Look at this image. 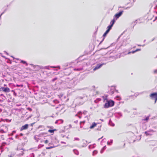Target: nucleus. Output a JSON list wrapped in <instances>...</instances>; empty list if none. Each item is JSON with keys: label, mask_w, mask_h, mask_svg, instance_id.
Segmentation results:
<instances>
[{"label": "nucleus", "mask_w": 157, "mask_h": 157, "mask_svg": "<svg viewBox=\"0 0 157 157\" xmlns=\"http://www.w3.org/2000/svg\"><path fill=\"white\" fill-rule=\"evenodd\" d=\"M114 102L112 100L107 101V102L105 104L104 107L105 108H108L109 107L113 106L114 105Z\"/></svg>", "instance_id": "nucleus-1"}, {"label": "nucleus", "mask_w": 157, "mask_h": 157, "mask_svg": "<svg viewBox=\"0 0 157 157\" xmlns=\"http://www.w3.org/2000/svg\"><path fill=\"white\" fill-rule=\"evenodd\" d=\"M150 97L152 99L153 98L155 99V103L157 100V93H154L151 94L150 95Z\"/></svg>", "instance_id": "nucleus-2"}, {"label": "nucleus", "mask_w": 157, "mask_h": 157, "mask_svg": "<svg viewBox=\"0 0 157 157\" xmlns=\"http://www.w3.org/2000/svg\"><path fill=\"white\" fill-rule=\"evenodd\" d=\"M1 91H2L6 93H8L10 92V89L8 87H1L0 88Z\"/></svg>", "instance_id": "nucleus-3"}, {"label": "nucleus", "mask_w": 157, "mask_h": 157, "mask_svg": "<svg viewBox=\"0 0 157 157\" xmlns=\"http://www.w3.org/2000/svg\"><path fill=\"white\" fill-rule=\"evenodd\" d=\"M105 64L103 63L101 64H97L96 66L94 68L93 70L95 71L100 68L103 65H104Z\"/></svg>", "instance_id": "nucleus-4"}, {"label": "nucleus", "mask_w": 157, "mask_h": 157, "mask_svg": "<svg viewBox=\"0 0 157 157\" xmlns=\"http://www.w3.org/2000/svg\"><path fill=\"white\" fill-rule=\"evenodd\" d=\"M28 126L29 125L28 124H26L22 126L20 129V130L22 131L24 130L27 129L28 128Z\"/></svg>", "instance_id": "nucleus-5"}, {"label": "nucleus", "mask_w": 157, "mask_h": 157, "mask_svg": "<svg viewBox=\"0 0 157 157\" xmlns=\"http://www.w3.org/2000/svg\"><path fill=\"white\" fill-rule=\"evenodd\" d=\"M115 22V21L114 20H113L111 22V23H112V24L111 25H109L108 26L107 28L109 30H110L112 29V27L113 26V25L114 24Z\"/></svg>", "instance_id": "nucleus-6"}, {"label": "nucleus", "mask_w": 157, "mask_h": 157, "mask_svg": "<svg viewBox=\"0 0 157 157\" xmlns=\"http://www.w3.org/2000/svg\"><path fill=\"white\" fill-rule=\"evenodd\" d=\"M123 12V11L122 10L119 12L118 13H116L115 15V17L117 18H118L121 15Z\"/></svg>", "instance_id": "nucleus-7"}, {"label": "nucleus", "mask_w": 157, "mask_h": 157, "mask_svg": "<svg viewBox=\"0 0 157 157\" xmlns=\"http://www.w3.org/2000/svg\"><path fill=\"white\" fill-rule=\"evenodd\" d=\"M96 124H96L95 123V122L93 123L92 124V125L90 126V129L93 128H94V127H95L96 126Z\"/></svg>", "instance_id": "nucleus-8"}, {"label": "nucleus", "mask_w": 157, "mask_h": 157, "mask_svg": "<svg viewBox=\"0 0 157 157\" xmlns=\"http://www.w3.org/2000/svg\"><path fill=\"white\" fill-rule=\"evenodd\" d=\"M145 134H146V136H151L152 135L151 134L148 132V131H146L145 132Z\"/></svg>", "instance_id": "nucleus-9"}, {"label": "nucleus", "mask_w": 157, "mask_h": 157, "mask_svg": "<svg viewBox=\"0 0 157 157\" xmlns=\"http://www.w3.org/2000/svg\"><path fill=\"white\" fill-rule=\"evenodd\" d=\"M73 151L76 155H78V152L77 150L74 149L73 150Z\"/></svg>", "instance_id": "nucleus-10"}, {"label": "nucleus", "mask_w": 157, "mask_h": 157, "mask_svg": "<svg viewBox=\"0 0 157 157\" xmlns=\"http://www.w3.org/2000/svg\"><path fill=\"white\" fill-rule=\"evenodd\" d=\"M106 148V146H105L104 147L101 149L100 151V152L101 153H102L103 151Z\"/></svg>", "instance_id": "nucleus-11"}, {"label": "nucleus", "mask_w": 157, "mask_h": 157, "mask_svg": "<svg viewBox=\"0 0 157 157\" xmlns=\"http://www.w3.org/2000/svg\"><path fill=\"white\" fill-rule=\"evenodd\" d=\"M17 150H21V151L22 152V153H20L21 155H22L23 154V149L22 148H21V149H18V148H17Z\"/></svg>", "instance_id": "nucleus-12"}, {"label": "nucleus", "mask_w": 157, "mask_h": 157, "mask_svg": "<svg viewBox=\"0 0 157 157\" xmlns=\"http://www.w3.org/2000/svg\"><path fill=\"white\" fill-rule=\"evenodd\" d=\"M97 153L98 151H94L93 152V155H94L97 154Z\"/></svg>", "instance_id": "nucleus-13"}, {"label": "nucleus", "mask_w": 157, "mask_h": 157, "mask_svg": "<svg viewBox=\"0 0 157 157\" xmlns=\"http://www.w3.org/2000/svg\"><path fill=\"white\" fill-rule=\"evenodd\" d=\"M55 130H49L48 132L50 133H52L54 132V131Z\"/></svg>", "instance_id": "nucleus-14"}, {"label": "nucleus", "mask_w": 157, "mask_h": 157, "mask_svg": "<svg viewBox=\"0 0 157 157\" xmlns=\"http://www.w3.org/2000/svg\"><path fill=\"white\" fill-rule=\"evenodd\" d=\"M21 63H22L24 64H26V66H27L28 65V64L26 63V62L25 61H24L21 60Z\"/></svg>", "instance_id": "nucleus-15"}, {"label": "nucleus", "mask_w": 157, "mask_h": 157, "mask_svg": "<svg viewBox=\"0 0 157 157\" xmlns=\"http://www.w3.org/2000/svg\"><path fill=\"white\" fill-rule=\"evenodd\" d=\"M113 143V140H111L110 142H107V144L108 145H110L111 144V143Z\"/></svg>", "instance_id": "nucleus-16"}, {"label": "nucleus", "mask_w": 157, "mask_h": 157, "mask_svg": "<svg viewBox=\"0 0 157 157\" xmlns=\"http://www.w3.org/2000/svg\"><path fill=\"white\" fill-rule=\"evenodd\" d=\"M148 132H149L150 133V132H154L155 131L152 129H150L148 131Z\"/></svg>", "instance_id": "nucleus-17"}, {"label": "nucleus", "mask_w": 157, "mask_h": 157, "mask_svg": "<svg viewBox=\"0 0 157 157\" xmlns=\"http://www.w3.org/2000/svg\"><path fill=\"white\" fill-rule=\"evenodd\" d=\"M54 147L51 146V147H46V149H50L51 148H53Z\"/></svg>", "instance_id": "nucleus-18"}, {"label": "nucleus", "mask_w": 157, "mask_h": 157, "mask_svg": "<svg viewBox=\"0 0 157 157\" xmlns=\"http://www.w3.org/2000/svg\"><path fill=\"white\" fill-rule=\"evenodd\" d=\"M149 118V117H147L146 118L144 119V121H147Z\"/></svg>", "instance_id": "nucleus-19"}, {"label": "nucleus", "mask_w": 157, "mask_h": 157, "mask_svg": "<svg viewBox=\"0 0 157 157\" xmlns=\"http://www.w3.org/2000/svg\"><path fill=\"white\" fill-rule=\"evenodd\" d=\"M44 142L45 144H47L48 142V140H46L44 141Z\"/></svg>", "instance_id": "nucleus-20"}, {"label": "nucleus", "mask_w": 157, "mask_h": 157, "mask_svg": "<svg viewBox=\"0 0 157 157\" xmlns=\"http://www.w3.org/2000/svg\"><path fill=\"white\" fill-rule=\"evenodd\" d=\"M109 30H108L107 29L105 33L107 34L109 32Z\"/></svg>", "instance_id": "nucleus-21"}, {"label": "nucleus", "mask_w": 157, "mask_h": 157, "mask_svg": "<svg viewBox=\"0 0 157 157\" xmlns=\"http://www.w3.org/2000/svg\"><path fill=\"white\" fill-rule=\"evenodd\" d=\"M27 109L28 110H29L30 111H32V109L31 108H27Z\"/></svg>", "instance_id": "nucleus-22"}, {"label": "nucleus", "mask_w": 157, "mask_h": 157, "mask_svg": "<svg viewBox=\"0 0 157 157\" xmlns=\"http://www.w3.org/2000/svg\"><path fill=\"white\" fill-rule=\"evenodd\" d=\"M107 35V34L106 33H105L103 34V37H105V36H106V35Z\"/></svg>", "instance_id": "nucleus-23"}, {"label": "nucleus", "mask_w": 157, "mask_h": 157, "mask_svg": "<svg viewBox=\"0 0 157 157\" xmlns=\"http://www.w3.org/2000/svg\"><path fill=\"white\" fill-rule=\"evenodd\" d=\"M17 86L18 87H19V86H21V87H23V85H17Z\"/></svg>", "instance_id": "nucleus-24"}, {"label": "nucleus", "mask_w": 157, "mask_h": 157, "mask_svg": "<svg viewBox=\"0 0 157 157\" xmlns=\"http://www.w3.org/2000/svg\"><path fill=\"white\" fill-rule=\"evenodd\" d=\"M141 49H137L135 50L136 52L140 51Z\"/></svg>", "instance_id": "nucleus-25"}, {"label": "nucleus", "mask_w": 157, "mask_h": 157, "mask_svg": "<svg viewBox=\"0 0 157 157\" xmlns=\"http://www.w3.org/2000/svg\"><path fill=\"white\" fill-rule=\"evenodd\" d=\"M56 79H57V78H54V79H52V81H55V80H56Z\"/></svg>", "instance_id": "nucleus-26"}, {"label": "nucleus", "mask_w": 157, "mask_h": 157, "mask_svg": "<svg viewBox=\"0 0 157 157\" xmlns=\"http://www.w3.org/2000/svg\"><path fill=\"white\" fill-rule=\"evenodd\" d=\"M78 99H82V98H82V97H78Z\"/></svg>", "instance_id": "nucleus-27"}, {"label": "nucleus", "mask_w": 157, "mask_h": 157, "mask_svg": "<svg viewBox=\"0 0 157 157\" xmlns=\"http://www.w3.org/2000/svg\"><path fill=\"white\" fill-rule=\"evenodd\" d=\"M154 73H157V70H155L154 71Z\"/></svg>", "instance_id": "nucleus-28"}, {"label": "nucleus", "mask_w": 157, "mask_h": 157, "mask_svg": "<svg viewBox=\"0 0 157 157\" xmlns=\"http://www.w3.org/2000/svg\"><path fill=\"white\" fill-rule=\"evenodd\" d=\"M61 107V106L60 105H59L58 107H57L56 108L57 109H59L60 108V107Z\"/></svg>", "instance_id": "nucleus-29"}, {"label": "nucleus", "mask_w": 157, "mask_h": 157, "mask_svg": "<svg viewBox=\"0 0 157 157\" xmlns=\"http://www.w3.org/2000/svg\"><path fill=\"white\" fill-rule=\"evenodd\" d=\"M55 103H56L57 102V101L56 100H55L53 101Z\"/></svg>", "instance_id": "nucleus-30"}, {"label": "nucleus", "mask_w": 157, "mask_h": 157, "mask_svg": "<svg viewBox=\"0 0 157 157\" xmlns=\"http://www.w3.org/2000/svg\"><path fill=\"white\" fill-rule=\"evenodd\" d=\"M75 140H79V139L78 138H75Z\"/></svg>", "instance_id": "nucleus-31"}, {"label": "nucleus", "mask_w": 157, "mask_h": 157, "mask_svg": "<svg viewBox=\"0 0 157 157\" xmlns=\"http://www.w3.org/2000/svg\"><path fill=\"white\" fill-rule=\"evenodd\" d=\"M0 95L1 96H3L4 98H5V97L4 96L3 94H1Z\"/></svg>", "instance_id": "nucleus-32"}, {"label": "nucleus", "mask_w": 157, "mask_h": 157, "mask_svg": "<svg viewBox=\"0 0 157 157\" xmlns=\"http://www.w3.org/2000/svg\"><path fill=\"white\" fill-rule=\"evenodd\" d=\"M85 123V121H82V122H80V124H81V123Z\"/></svg>", "instance_id": "nucleus-33"}, {"label": "nucleus", "mask_w": 157, "mask_h": 157, "mask_svg": "<svg viewBox=\"0 0 157 157\" xmlns=\"http://www.w3.org/2000/svg\"><path fill=\"white\" fill-rule=\"evenodd\" d=\"M20 135L21 136H23V134L22 133H20Z\"/></svg>", "instance_id": "nucleus-34"}, {"label": "nucleus", "mask_w": 157, "mask_h": 157, "mask_svg": "<svg viewBox=\"0 0 157 157\" xmlns=\"http://www.w3.org/2000/svg\"><path fill=\"white\" fill-rule=\"evenodd\" d=\"M61 143H63V144H66V143L65 142H61Z\"/></svg>", "instance_id": "nucleus-35"}, {"label": "nucleus", "mask_w": 157, "mask_h": 157, "mask_svg": "<svg viewBox=\"0 0 157 157\" xmlns=\"http://www.w3.org/2000/svg\"><path fill=\"white\" fill-rule=\"evenodd\" d=\"M74 122L76 123H77L78 122V121H75Z\"/></svg>", "instance_id": "nucleus-36"}, {"label": "nucleus", "mask_w": 157, "mask_h": 157, "mask_svg": "<svg viewBox=\"0 0 157 157\" xmlns=\"http://www.w3.org/2000/svg\"><path fill=\"white\" fill-rule=\"evenodd\" d=\"M135 52H136L135 51H132V53H135Z\"/></svg>", "instance_id": "nucleus-37"}, {"label": "nucleus", "mask_w": 157, "mask_h": 157, "mask_svg": "<svg viewBox=\"0 0 157 157\" xmlns=\"http://www.w3.org/2000/svg\"><path fill=\"white\" fill-rule=\"evenodd\" d=\"M102 137H103V136H102V137L101 138H100L98 139V140H100V139H101Z\"/></svg>", "instance_id": "nucleus-38"}, {"label": "nucleus", "mask_w": 157, "mask_h": 157, "mask_svg": "<svg viewBox=\"0 0 157 157\" xmlns=\"http://www.w3.org/2000/svg\"><path fill=\"white\" fill-rule=\"evenodd\" d=\"M81 113V112H78V114H80V113Z\"/></svg>", "instance_id": "nucleus-39"}, {"label": "nucleus", "mask_w": 157, "mask_h": 157, "mask_svg": "<svg viewBox=\"0 0 157 157\" xmlns=\"http://www.w3.org/2000/svg\"><path fill=\"white\" fill-rule=\"evenodd\" d=\"M155 9H157V5H156V6H155Z\"/></svg>", "instance_id": "nucleus-40"}, {"label": "nucleus", "mask_w": 157, "mask_h": 157, "mask_svg": "<svg viewBox=\"0 0 157 157\" xmlns=\"http://www.w3.org/2000/svg\"><path fill=\"white\" fill-rule=\"evenodd\" d=\"M58 123V121H56L55 123L56 124Z\"/></svg>", "instance_id": "nucleus-41"}, {"label": "nucleus", "mask_w": 157, "mask_h": 157, "mask_svg": "<svg viewBox=\"0 0 157 157\" xmlns=\"http://www.w3.org/2000/svg\"><path fill=\"white\" fill-rule=\"evenodd\" d=\"M104 39V38L103 39V40L101 42V43L102 42V41Z\"/></svg>", "instance_id": "nucleus-42"}, {"label": "nucleus", "mask_w": 157, "mask_h": 157, "mask_svg": "<svg viewBox=\"0 0 157 157\" xmlns=\"http://www.w3.org/2000/svg\"><path fill=\"white\" fill-rule=\"evenodd\" d=\"M51 67H52V68H55V67H53V66Z\"/></svg>", "instance_id": "nucleus-43"}, {"label": "nucleus", "mask_w": 157, "mask_h": 157, "mask_svg": "<svg viewBox=\"0 0 157 157\" xmlns=\"http://www.w3.org/2000/svg\"><path fill=\"white\" fill-rule=\"evenodd\" d=\"M63 107L62 108H60V109H61V110L62 109H63Z\"/></svg>", "instance_id": "nucleus-44"}, {"label": "nucleus", "mask_w": 157, "mask_h": 157, "mask_svg": "<svg viewBox=\"0 0 157 157\" xmlns=\"http://www.w3.org/2000/svg\"><path fill=\"white\" fill-rule=\"evenodd\" d=\"M5 52L8 55V53L7 52H6V51H5Z\"/></svg>", "instance_id": "nucleus-45"}, {"label": "nucleus", "mask_w": 157, "mask_h": 157, "mask_svg": "<svg viewBox=\"0 0 157 157\" xmlns=\"http://www.w3.org/2000/svg\"><path fill=\"white\" fill-rule=\"evenodd\" d=\"M78 117H79L80 118H81V116H78Z\"/></svg>", "instance_id": "nucleus-46"}, {"label": "nucleus", "mask_w": 157, "mask_h": 157, "mask_svg": "<svg viewBox=\"0 0 157 157\" xmlns=\"http://www.w3.org/2000/svg\"><path fill=\"white\" fill-rule=\"evenodd\" d=\"M131 53V52H129L128 53V54H129L130 53Z\"/></svg>", "instance_id": "nucleus-47"}, {"label": "nucleus", "mask_w": 157, "mask_h": 157, "mask_svg": "<svg viewBox=\"0 0 157 157\" xmlns=\"http://www.w3.org/2000/svg\"><path fill=\"white\" fill-rule=\"evenodd\" d=\"M3 13H2L1 14V15H0V17H1V16L2 14H3Z\"/></svg>", "instance_id": "nucleus-48"}, {"label": "nucleus", "mask_w": 157, "mask_h": 157, "mask_svg": "<svg viewBox=\"0 0 157 157\" xmlns=\"http://www.w3.org/2000/svg\"><path fill=\"white\" fill-rule=\"evenodd\" d=\"M17 137H18V136H16V138H17Z\"/></svg>", "instance_id": "nucleus-49"}, {"label": "nucleus", "mask_w": 157, "mask_h": 157, "mask_svg": "<svg viewBox=\"0 0 157 157\" xmlns=\"http://www.w3.org/2000/svg\"><path fill=\"white\" fill-rule=\"evenodd\" d=\"M75 116H77V114H76Z\"/></svg>", "instance_id": "nucleus-50"}, {"label": "nucleus", "mask_w": 157, "mask_h": 157, "mask_svg": "<svg viewBox=\"0 0 157 157\" xmlns=\"http://www.w3.org/2000/svg\"><path fill=\"white\" fill-rule=\"evenodd\" d=\"M34 123H33V124H31V125H32Z\"/></svg>", "instance_id": "nucleus-51"}, {"label": "nucleus", "mask_w": 157, "mask_h": 157, "mask_svg": "<svg viewBox=\"0 0 157 157\" xmlns=\"http://www.w3.org/2000/svg\"><path fill=\"white\" fill-rule=\"evenodd\" d=\"M157 18V17H155V19Z\"/></svg>", "instance_id": "nucleus-52"}, {"label": "nucleus", "mask_w": 157, "mask_h": 157, "mask_svg": "<svg viewBox=\"0 0 157 157\" xmlns=\"http://www.w3.org/2000/svg\"><path fill=\"white\" fill-rule=\"evenodd\" d=\"M2 131L3 132H4V131H3V130H2Z\"/></svg>", "instance_id": "nucleus-53"}, {"label": "nucleus", "mask_w": 157, "mask_h": 157, "mask_svg": "<svg viewBox=\"0 0 157 157\" xmlns=\"http://www.w3.org/2000/svg\"><path fill=\"white\" fill-rule=\"evenodd\" d=\"M113 126H114V124H113Z\"/></svg>", "instance_id": "nucleus-54"}, {"label": "nucleus", "mask_w": 157, "mask_h": 157, "mask_svg": "<svg viewBox=\"0 0 157 157\" xmlns=\"http://www.w3.org/2000/svg\"><path fill=\"white\" fill-rule=\"evenodd\" d=\"M113 126H114V124H113Z\"/></svg>", "instance_id": "nucleus-55"}, {"label": "nucleus", "mask_w": 157, "mask_h": 157, "mask_svg": "<svg viewBox=\"0 0 157 157\" xmlns=\"http://www.w3.org/2000/svg\"><path fill=\"white\" fill-rule=\"evenodd\" d=\"M128 8V7H127V8H126V9H127V8Z\"/></svg>", "instance_id": "nucleus-56"}, {"label": "nucleus", "mask_w": 157, "mask_h": 157, "mask_svg": "<svg viewBox=\"0 0 157 157\" xmlns=\"http://www.w3.org/2000/svg\"><path fill=\"white\" fill-rule=\"evenodd\" d=\"M10 157H11V156H10Z\"/></svg>", "instance_id": "nucleus-57"}]
</instances>
